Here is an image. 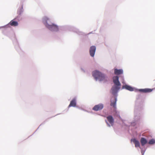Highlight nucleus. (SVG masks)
I'll use <instances>...</instances> for the list:
<instances>
[{
  "label": "nucleus",
  "instance_id": "nucleus-1",
  "mask_svg": "<svg viewBox=\"0 0 155 155\" xmlns=\"http://www.w3.org/2000/svg\"><path fill=\"white\" fill-rule=\"evenodd\" d=\"M113 81L114 85L112 87L111 91L112 93L114 95L120 88V84L119 81V77L118 76L114 77Z\"/></svg>",
  "mask_w": 155,
  "mask_h": 155
},
{
  "label": "nucleus",
  "instance_id": "nucleus-2",
  "mask_svg": "<svg viewBox=\"0 0 155 155\" xmlns=\"http://www.w3.org/2000/svg\"><path fill=\"white\" fill-rule=\"evenodd\" d=\"M93 76L97 80L100 81H103L105 82L107 81V78L104 75L97 71H95L92 72Z\"/></svg>",
  "mask_w": 155,
  "mask_h": 155
},
{
  "label": "nucleus",
  "instance_id": "nucleus-3",
  "mask_svg": "<svg viewBox=\"0 0 155 155\" xmlns=\"http://www.w3.org/2000/svg\"><path fill=\"white\" fill-rule=\"evenodd\" d=\"M44 20L46 22L45 26L49 29L51 31H57L58 30V27L55 25L53 23L48 24V22L49 21V19L47 17H45Z\"/></svg>",
  "mask_w": 155,
  "mask_h": 155
},
{
  "label": "nucleus",
  "instance_id": "nucleus-4",
  "mask_svg": "<svg viewBox=\"0 0 155 155\" xmlns=\"http://www.w3.org/2000/svg\"><path fill=\"white\" fill-rule=\"evenodd\" d=\"M103 107L104 105L102 104H100L94 106L93 108L92 109L94 111H97L102 110Z\"/></svg>",
  "mask_w": 155,
  "mask_h": 155
},
{
  "label": "nucleus",
  "instance_id": "nucleus-5",
  "mask_svg": "<svg viewBox=\"0 0 155 155\" xmlns=\"http://www.w3.org/2000/svg\"><path fill=\"white\" fill-rule=\"evenodd\" d=\"M96 49V47L94 46H92L90 47L89 51L90 55L91 57H93L94 56Z\"/></svg>",
  "mask_w": 155,
  "mask_h": 155
},
{
  "label": "nucleus",
  "instance_id": "nucleus-6",
  "mask_svg": "<svg viewBox=\"0 0 155 155\" xmlns=\"http://www.w3.org/2000/svg\"><path fill=\"white\" fill-rule=\"evenodd\" d=\"M155 88L153 89H150V88H145V89H140L139 90V91L140 92H143V93H149L151 92L152 91H153Z\"/></svg>",
  "mask_w": 155,
  "mask_h": 155
},
{
  "label": "nucleus",
  "instance_id": "nucleus-7",
  "mask_svg": "<svg viewBox=\"0 0 155 155\" xmlns=\"http://www.w3.org/2000/svg\"><path fill=\"white\" fill-rule=\"evenodd\" d=\"M107 118L110 123L112 126L114 122V119L113 117L111 116L110 115L107 117Z\"/></svg>",
  "mask_w": 155,
  "mask_h": 155
},
{
  "label": "nucleus",
  "instance_id": "nucleus-8",
  "mask_svg": "<svg viewBox=\"0 0 155 155\" xmlns=\"http://www.w3.org/2000/svg\"><path fill=\"white\" fill-rule=\"evenodd\" d=\"M131 140L132 141L133 143H134L135 144V146L136 147H140L139 142L135 138L134 139H132Z\"/></svg>",
  "mask_w": 155,
  "mask_h": 155
},
{
  "label": "nucleus",
  "instance_id": "nucleus-9",
  "mask_svg": "<svg viewBox=\"0 0 155 155\" xmlns=\"http://www.w3.org/2000/svg\"><path fill=\"white\" fill-rule=\"evenodd\" d=\"M76 105V101L75 99H74L71 101L70 103V104L68 106V107H75Z\"/></svg>",
  "mask_w": 155,
  "mask_h": 155
},
{
  "label": "nucleus",
  "instance_id": "nucleus-10",
  "mask_svg": "<svg viewBox=\"0 0 155 155\" xmlns=\"http://www.w3.org/2000/svg\"><path fill=\"white\" fill-rule=\"evenodd\" d=\"M123 73V71L122 69H114V73L116 75H119L122 74Z\"/></svg>",
  "mask_w": 155,
  "mask_h": 155
},
{
  "label": "nucleus",
  "instance_id": "nucleus-11",
  "mask_svg": "<svg viewBox=\"0 0 155 155\" xmlns=\"http://www.w3.org/2000/svg\"><path fill=\"white\" fill-rule=\"evenodd\" d=\"M9 24L12 26H16L18 25V23L17 21H14L13 20L11 21Z\"/></svg>",
  "mask_w": 155,
  "mask_h": 155
},
{
  "label": "nucleus",
  "instance_id": "nucleus-12",
  "mask_svg": "<svg viewBox=\"0 0 155 155\" xmlns=\"http://www.w3.org/2000/svg\"><path fill=\"white\" fill-rule=\"evenodd\" d=\"M123 88H125L130 91H132L134 90V88L133 87L127 85H125L123 86Z\"/></svg>",
  "mask_w": 155,
  "mask_h": 155
},
{
  "label": "nucleus",
  "instance_id": "nucleus-13",
  "mask_svg": "<svg viewBox=\"0 0 155 155\" xmlns=\"http://www.w3.org/2000/svg\"><path fill=\"white\" fill-rule=\"evenodd\" d=\"M147 140L144 138L142 137L140 139V143L142 146H143L147 143Z\"/></svg>",
  "mask_w": 155,
  "mask_h": 155
},
{
  "label": "nucleus",
  "instance_id": "nucleus-14",
  "mask_svg": "<svg viewBox=\"0 0 155 155\" xmlns=\"http://www.w3.org/2000/svg\"><path fill=\"white\" fill-rule=\"evenodd\" d=\"M116 101H117V99H116V98H115L114 99V101L113 102H112L111 101V102L110 104V106H113L114 108H115Z\"/></svg>",
  "mask_w": 155,
  "mask_h": 155
},
{
  "label": "nucleus",
  "instance_id": "nucleus-15",
  "mask_svg": "<svg viewBox=\"0 0 155 155\" xmlns=\"http://www.w3.org/2000/svg\"><path fill=\"white\" fill-rule=\"evenodd\" d=\"M155 143V140L153 139H151L150 140L149 142V144H153Z\"/></svg>",
  "mask_w": 155,
  "mask_h": 155
}]
</instances>
